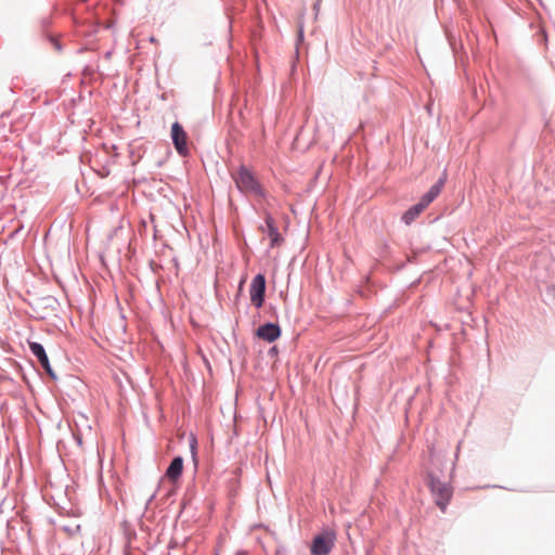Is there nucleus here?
Instances as JSON below:
<instances>
[{"mask_svg": "<svg viewBox=\"0 0 555 555\" xmlns=\"http://www.w3.org/2000/svg\"><path fill=\"white\" fill-rule=\"evenodd\" d=\"M443 186V180H439L434 184L429 191L421 198V201L410 207L402 216V220L405 224L412 223L434 199L440 194Z\"/></svg>", "mask_w": 555, "mask_h": 555, "instance_id": "1", "label": "nucleus"}, {"mask_svg": "<svg viewBox=\"0 0 555 555\" xmlns=\"http://www.w3.org/2000/svg\"><path fill=\"white\" fill-rule=\"evenodd\" d=\"M428 487L430 489L436 505L440 508L442 513H444L452 498V488L448 483L434 477L431 474L429 475Z\"/></svg>", "mask_w": 555, "mask_h": 555, "instance_id": "2", "label": "nucleus"}, {"mask_svg": "<svg viewBox=\"0 0 555 555\" xmlns=\"http://www.w3.org/2000/svg\"><path fill=\"white\" fill-rule=\"evenodd\" d=\"M336 535L333 530H324L313 538L311 543L312 555H327L335 544Z\"/></svg>", "mask_w": 555, "mask_h": 555, "instance_id": "3", "label": "nucleus"}, {"mask_svg": "<svg viewBox=\"0 0 555 555\" xmlns=\"http://www.w3.org/2000/svg\"><path fill=\"white\" fill-rule=\"evenodd\" d=\"M233 178L242 192L260 194V185L247 168L241 167L238 171L233 175Z\"/></svg>", "mask_w": 555, "mask_h": 555, "instance_id": "4", "label": "nucleus"}, {"mask_svg": "<svg viewBox=\"0 0 555 555\" xmlns=\"http://www.w3.org/2000/svg\"><path fill=\"white\" fill-rule=\"evenodd\" d=\"M264 293H266V278L263 274H257L249 286V295L251 304L261 308L264 301Z\"/></svg>", "mask_w": 555, "mask_h": 555, "instance_id": "5", "label": "nucleus"}, {"mask_svg": "<svg viewBox=\"0 0 555 555\" xmlns=\"http://www.w3.org/2000/svg\"><path fill=\"white\" fill-rule=\"evenodd\" d=\"M171 139L177 152L182 156L188 155V134L179 122H173L171 126Z\"/></svg>", "mask_w": 555, "mask_h": 555, "instance_id": "6", "label": "nucleus"}, {"mask_svg": "<svg viewBox=\"0 0 555 555\" xmlns=\"http://www.w3.org/2000/svg\"><path fill=\"white\" fill-rule=\"evenodd\" d=\"M29 349L31 352L37 357L38 361L40 362L41 366L44 369V371L52 377L55 378V373L53 372L48 356L44 351V348L41 344L30 341L29 343Z\"/></svg>", "mask_w": 555, "mask_h": 555, "instance_id": "7", "label": "nucleus"}, {"mask_svg": "<svg viewBox=\"0 0 555 555\" xmlns=\"http://www.w3.org/2000/svg\"><path fill=\"white\" fill-rule=\"evenodd\" d=\"M256 335L268 343H273L281 336V328L278 324L266 323L257 328Z\"/></svg>", "mask_w": 555, "mask_h": 555, "instance_id": "8", "label": "nucleus"}, {"mask_svg": "<svg viewBox=\"0 0 555 555\" xmlns=\"http://www.w3.org/2000/svg\"><path fill=\"white\" fill-rule=\"evenodd\" d=\"M266 224L268 228V234L271 238V247L280 246L283 242L281 234L279 233L278 228L274 224V221L271 216L266 217Z\"/></svg>", "mask_w": 555, "mask_h": 555, "instance_id": "9", "label": "nucleus"}, {"mask_svg": "<svg viewBox=\"0 0 555 555\" xmlns=\"http://www.w3.org/2000/svg\"><path fill=\"white\" fill-rule=\"evenodd\" d=\"M183 470V460L180 456L175 457L169 467L167 468L166 476L176 481L182 474Z\"/></svg>", "mask_w": 555, "mask_h": 555, "instance_id": "10", "label": "nucleus"}, {"mask_svg": "<svg viewBox=\"0 0 555 555\" xmlns=\"http://www.w3.org/2000/svg\"><path fill=\"white\" fill-rule=\"evenodd\" d=\"M191 449H192L193 455L195 456V449H196V439L195 438H192V440H191Z\"/></svg>", "mask_w": 555, "mask_h": 555, "instance_id": "11", "label": "nucleus"}, {"mask_svg": "<svg viewBox=\"0 0 555 555\" xmlns=\"http://www.w3.org/2000/svg\"><path fill=\"white\" fill-rule=\"evenodd\" d=\"M428 452H429L430 461H433V460H434V457H435V449H434V447H430V448H429V450H428Z\"/></svg>", "mask_w": 555, "mask_h": 555, "instance_id": "12", "label": "nucleus"}, {"mask_svg": "<svg viewBox=\"0 0 555 555\" xmlns=\"http://www.w3.org/2000/svg\"><path fill=\"white\" fill-rule=\"evenodd\" d=\"M302 35H304V28H302V26H300L299 27V36L302 37Z\"/></svg>", "mask_w": 555, "mask_h": 555, "instance_id": "13", "label": "nucleus"}]
</instances>
